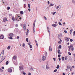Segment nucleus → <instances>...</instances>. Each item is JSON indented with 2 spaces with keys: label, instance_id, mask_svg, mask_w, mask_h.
I'll return each instance as SVG.
<instances>
[{
  "label": "nucleus",
  "instance_id": "nucleus-1",
  "mask_svg": "<svg viewBox=\"0 0 75 75\" xmlns=\"http://www.w3.org/2000/svg\"><path fill=\"white\" fill-rule=\"evenodd\" d=\"M62 33L59 34L58 36L59 39L61 42H62V40H61L62 36Z\"/></svg>",
  "mask_w": 75,
  "mask_h": 75
},
{
  "label": "nucleus",
  "instance_id": "nucleus-2",
  "mask_svg": "<svg viewBox=\"0 0 75 75\" xmlns=\"http://www.w3.org/2000/svg\"><path fill=\"white\" fill-rule=\"evenodd\" d=\"M35 21H36L35 20L34 21V22L33 23V33H34L35 32V30H34V27H35Z\"/></svg>",
  "mask_w": 75,
  "mask_h": 75
},
{
  "label": "nucleus",
  "instance_id": "nucleus-3",
  "mask_svg": "<svg viewBox=\"0 0 75 75\" xmlns=\"http://www.w3.org/2000/svg\"><path fill=\"white\" fill-rule=\"evenodd\" d=\"M4 50H3L2 53L0 55V57H3V54H4Z\"/></svg>",
  "mask_w": 75,
  "mask_h": 75
},
{
  "label": "nucleus",
  "instance_id": "nucleus-4",
  "mask_svg": "<svg viewBox=\"0 0 75 75\" xmlns=\"http://www.w3.org/2000/svg\"><path fill=\"white\" fill-rule=\"evenodd\" d=\"M16 59H17V57L16 56H14L13 57V58L12 59V60L13 62H14V60H16Z\"/></svg>",
  "mask_w": 75,
  "mask_h": 75
},
{
  "label": "nucleus",
  "instance_id": "nucleus-5",
  "mask_svg": "<svg viewBox=\"0 0 75 75\" xmlns=\"http://www.w3.org/2000/svg\"><path fill=\"white\" fill-rule=\"evenodd\" d=\"M23 29L24 30H26V25L25 24L23 25Z\"/></svg>",
  "mask_w": 75,
  "mask_h": 75
},
{
  "label": "nucleus",
  "instance_id": "nucleus-6",
  "mask_svg": "<svg viewBox=\"0 0 75 75\" xmlns=\"http://www.w3.org/2000/svg\"><path fill=\"white\" fill-rule=\"evenodd\" d=\"M46 59H47V58L45 56H43L42 58V60H43V61H45V60Z\"/></svg>",
  "mask_w": 75,
  "mask_h": 75
},
{
  "label": "nucleus",
  "instance_id": "nucleus-7",
  "mask_svg": "<svg viewBox=\"0 0 75 75\" xmlns=\"http://www.w3.org/2000/svg\"><path fill=\"white\" fill-rule=\"evenodd\" d=\"M9 35L11 37H13L14 36V34L12 33L9 34Z\"/></svg>",
  "mask_w": 75,
  "mask_h": 75
},
{
  "label": "nucleus",
  "instance_id": "nucleus-8",
  "mask_svg": "<svg viewBox=\"0 0 75 75\" xmlns=\"http://www.w3.org/2000/svg\"><path fill=\"white\" fill-rule=\"evenodd\" d=\"M19 17H20V16H16V21H18V18H19Z\"/></svg>",
  "mask_w": 75,
  "mask_h": 75
},
{
  "label": "nucleus",
  "instance_id": "nucleus-9",
  "mask_svg": "<svg viewBox=\"0 0 75 75\" xmlns=\"http://www.w3.org/2000/svg\"><path fill=\"white\" fill-rule=\"evenodd\" d=\"M7 20V18H4L3 19V21L4 22H6Z\"/></svg>",
  "mask_w": 75,
  "mask_h": 75
},
{
  "label": "nucleus",
  "instance_id": "nucleus-10",
  "mask_svg": "<svg viewBox=\"0 0 75 75\" xmlns=\"http://www.w3.org/2000/svg\"><path fill=\"white\" fill-rule=\"evenodd\" d=\"M19 69V70H21L23 69L24 68H23V66H20Z\"/></svg>",
  "mask_w": 75,
  "mask_h": 75
},
{
  "label": "nucleus",
  "instance_id": "nucleus-11",
  "mask_svg": "<svg viewBox=\"0 0 75 75\" xmlns=\"http://www.w3.org/2000/svg\"><path fill=\"white\" fill-rule=\"evenodd\" d=\"M57 53H58V54H61V52H60V50L59 49L57 50Z\"/></svg>",
  "mask_w": 75,
  "mask_h": 75
},
{
  "label": "nucleus",
  "instance_id": "nucleus-12",
  "mask_svg": "<svg viewBox=\"0 0 75 75\" xmlns=\"http://www.w3.org/2000/svg\"><path fill=\"white\" fill-rule=\"evenodd\" d=\"M67 69H70L71 68V66L69 65H67Z\"/></svg>",
  "mask_w": 75,
  "mask_h": 75
},
{
  "label": "nucleus",
  "instance_id": "nucleus-13",
  "mask_svg": "<svg viewBox=\"0 0 75 75\" xmlns=\"http://www.w3.org/2000/svg\"><path fill=\"white\" fill-rule=\"evenodd\" d=\"M65 39L67 41H69V39L68 38H65Z\"/></svg>",
  "mask_w": 75,
  "mask_h": 75
},
{
  "label": "nucleus",
  "instance_id": "nucleus-14",
  "mask_svg": "<svg viewBox=\"0 0 75 75\" xmlns=\"http://www.w3.org/2000/svg\"><path fill=\"white\" fill-rule=\"evenodd\" d=\"M12 71V69H9L8 70V72H11Z\"/></svg>",
  "mask_w": 75,
  "mask_h": 75
},
{
  "label": "nucleus",
  "instance_id": "nucleus-15",
  "mask_svg": "<svg viewBox=\"0 0 75 75\" xmlns=\"http://www.w3.org/2000/svg\"><path fill=\"white\" fill-rule=\"evenodd\" d=\"M0 39H2L4 38V36L3 35H1L0 36Z\"/></svg>",
  "mask_w": 75,
  "mask_h": 75
},
{
  "label": "nucleus",
  "instance_id": "nucleus-16",
  "mask_svg": "<svg viewBox=\"0 0 75 75\" xmlns=\"http://www.w3.org/2000/svg\"><path fill=\"white\" fill-rule=\"evenodd\" d=\"M49 65L48 64H47L46 66V69H49V67L48 66Z\"/></svg>",
  "mask_w": 75,
  "mask_h": 75
},
{
  "label": "nucleus",
  "instance_id": "nucleus-17",
  "mask_svg": "<svg viewBox=\"0 0 75 75\" xmlns=\"http://www.w3.org/2000/svg\"><path fill=\"white\" fill-rule=\"evenodd\" d=\"M72 2L73 4H75V0H72Z\"/></svg>",
  "mask_w": 75,
  "mask_h": 75
},
{
  "label": "nucleus",
  "instance_id": "nucleus-18",
  "mask_svg": "<svg viewBox=\"0 0 75 75\" xmlns=\"http://www.w3.org/2000/svg\"><path fill=\"white\" fill-rule=\"evenodd\" d=\"M49 50L50 51H52V49L51 47L50 46L49 47Z\"/></svg>",
  "mask_w": 75,
  "mask_h": 75
},
{
  "label": "nucleus",
  "instance_id": "nucleus-19",
  "mask_svg": "<svg viewBox=\"0 0 75 75\" xmlns=\"http://www.w3.org/2000/svg\"><path fill=\"white\" fill-rule=\"evenodd\" d=\"M70 48H73V47H74V45L72 44H71L70 45Z\"/></svg>",
  "mask_w": 75,
  "mask_h": 75
},
{
  "label": "nucleus",
  "instance_id": "nucleus-20",
  "mask_svg": "<svg viewBox=\"0 0 75 75\" xmlns=\"http://www.w3.org/2000/svg\"><path fill=\"white\" fill-rule=\"evenodd\" d=\"M73 29H71L70 31V33L71 34L72 33V31H73Z\"/></svg>",
  "mask_w": 75,
  "mask_h": 75
},
{
  "label": "nucleus",
  "instance_id": "nucleus-21",
  "mask_svg": "<svg viewBox=\"0 0 75 75\" xmlns=\"http://www.w3.org/2000/svg\"><path fill=\"white\" fill-rule=\"evenodd\" d=\"M52 26L53 27H55L57 26V24H52Z\"/></svg>",
  "mask_w": 75,
  "mask_h": 75
},
{
  "label": "nucleus",
  "instance_id": "nucleus-22",
  "mask_svg": "<svg viewBox=\"0 0 75 75\" xmlns=\"http://www.w3.org/2000/svg\"><path fill=\"white\" fill-rule=\"evenodd\" d=\"M28 31H29V30H28L27 29V33H26V35H28Z\"/></svg>",
  "mask_w": 75,
  "mask_h": 75
},
{
  "label": "nucleus",
  "instance_id": "nucleus-23",
  "mask_svg": "<svg viewBox=\"0 0 75 75\" xmlns=\"http://www.w3.org/2000/svg\"><path fill=\"white\" fill-rule=\"evenodd\" d=\"M8 38H9V39H10V40H13V38L11 37H8Z\"/></svg>",
  "mask_w": 75,
  "mask_h": 75
},
{
  "label": "nucleus",
  "instance_id": "nucleus-24",
  "mask_svg": "<svg viewBox=\"0 0 75 75\" xmlns=\"http://www.w3.org/2000/svg\"><path fill=\"white\" fill-rule=\"evenodd\" d=\"M20 13L21 14H24V12H23V11H21L20 12Z\"/></svg>",
  "mask_w": 75,
  "mask_h": 75
},
{
  "label": "nucleus",
  "instance_id": "nucleus-25",
  "mask_svg": "<svg viewBox=\"0 0 75 75\" xmlns=\"http://www.w3.org/2000/svg\"><path fill=\"white\" fill-rule=\"evenodd\" d=\"M62 61H64V57H62Z\"/></svg>",
  "mask_w": 75,
  "mask_h": 75
},
{
  "label": "nucleus",
  "instance_id": "nucleus-26",
  "mask_svg": "<svg viewBox=\"0 0 75 75\" xmlns=\"http://www.w3.org/2000/svg\"><path fill=\"white\" fill-rule=\"evenodd\" d=\"M59 65H58L57 66V67H56V68H57V69H59Z\"/></svg>",
  "mask_w": 75,
  "mask_h": 75
},
{
  "label": "nucleus",
  "instance_id": "nucleus-27",
  "mask_svg": "<svg viewBox=\"0 0 75 75\" xmlns=\"http://www.w3.org/2000/svg\"><path fill=\"white\" fill-rule=\"evenodd\" d=\"M67 58H68V57H67V56H66L64 57V59H65V60H67Z\"/></svg>",
  "mask_w": 75,
  "mask_h": 75
},
{
  "label": "nucleus",
  "instance_id": "nucleus-28",
  "mask_svg": "<svg viewBox=\"0 0 75 75\" xmlns=\"http://www.w3.org/2000/svg\"><path fill=\"white\" fill-rule=\"evenodd\" d=\"M7 10H10V6H8L7 8Z\"/></svg>",
  "mask_w": 75,
  "mask_h": 75
},
{
  "label": "nucleus",
  "instance_id": "nucleus-29",
  "mask_svg": "<svg viewBox=\"0 0 75 75\" xmlns=\"http://www.w3.org/2000/svg\"><path fill=\"white\" fill-rule=\"evenodd\" d=\"M10 47H11V46H8L7 47L8 50H9L10 48Z\"/></svg>",
  "mask_w": 75,
  "mask_h": 75
},
{
  "label": "nucleus",
  "instance_id": "nucleus-30",
  "mask_svg": "<svg viewBox=\"0 0 75 75\" xmlns=\"http://www.w3.org/2000/svg\"><path fill=\"white\" fill-rule=\"evenodd\" d=\"M45 55L46 56V57H47V52H46V53L45 54Z\"/></svg>",
  "mask_w": 75,
  "mask_h": 75
},
{
  "label": "nucleus",
  "instance_id": "nucleus-31",
  "mask_svg": "<svg viewBox=\"0 0 75 75\" xmlns=\"http://www.w3.org/2000/svg\"><path fill=\"white\" fill-rule=\"evenodd\" d=\"M13 62L14 63V64H15V65H17V62H15L14 61H13Z\"/></svg>",
  "mask_w": 75,
  "mask_h": 75
},
{
  "label": "nucleus",
  "instance_id": "nucleus-32",
  "mask_svg": "<svg viewBox=\"0 0 75 75\" xmlns=\"http://www.w3.org/2000/svg\"><path fill=\"white\" fill-rule=\"evenodd\" d=\"M8 61H7L6 62V65H8Z\"/></svg>",
  "mask_w": 75,
  "mask_h": 75
},
{
  "label": "nucleus",
  "instance_id": "nucleus-33",
  "mask_svg": "<svg viewBox=\"0 0 75 75\" xmlns=\"http://www.w3.org/2000/svg\"><path fill=\"white\" fill-rule=\"evenodd\" d=\"M49 8H50V6H48L47 7V8H46V9L47 10H49Z\"/></svg>",
  "mask_w": 75,
  "mask_h": 75
},
{
  "label": "nucleus",
  "instance_id": "nucleus-34",
  "mask_svg": "<svg viewBox=\"0 0 75 75\" xmlns=\"http://www.w3.org/2000/svg\"><path fill=\"white\" fill-rule=\"evenodd\" d=\"M30 69L31 71L32 70H34V69L33 68L31 67L30 68Z\"/></svg>",
  "mask_w": 75,
  "mask_h": 75
},
{
  "label": "nucleus",
  "instance_id": "nucleus-35",
  "mask_svg": "<svg viewBox=\"0 0 75 75\" xmlns=\"http://www.w3.org/2000/svg\"><path fill=\"white\" fill-rule=\"evenodd\" d=\"M58 24H59V25H62V24L60 22H59Z\"/></svg>",
  "mask_w": 75,
  "mask_h": 75
},
{
  "label": "nucleus",
  "instance_id": "nucleus-36",
  "mask_svg": "<svg viewBox=\"0 0 75 75\" xmlns=\"http://www.w3.org/2000/svg\"><path fill=\"white\" fill-rule=\"evenodd\" d=\"M57 69H56L54 71V72H57Z\"/></svg>",
  "mask_w": 75,
  "mask_h": 75
},
{
  "label": "nucleus",
  "instance_id": "nucleus-37",
  "mask_svg": "<svg viewBox=\"0 0 75 75\" xmlns=\"http://www.w3.org/2000/svg\"><path fill=\"white\" fill-rule=\"evenodd\" d=\"M55 13H56V12H52V14L53 15H54Z\"/></svg>",
  "mask_w": 75,
  "mask_h": 75
},
{
  "label": "nucleus",
  "instance_id": "nucleus-38",
  "mask_svg": "<svg viewBox=\"0 0 75 75\" xmlns=\"http://www.w3.org/2000/svg\"><path fill=\"white\" fill-rule=\"evenodd\" d=\"M61 47H62V46H61V45H60L59 46V48L61 49Z\"/></svg>",
  "mask_w": 75,
  "mask_h": 75
},
{
  "label": "nucleus",
  "instance_id": "nucleus-39",
  "mask_svg": "<svg viewBox=\"0 0 75 75\" xmlns=\"http://www.w3.org/2000/svg\"><path fill=\"white\" fill-rule=\"evenodd\" d=\"M48 31L49 32V35H50V29H48Z\"/></svg>",
  "mask_w": 75,
  "mask_h": 75
},
{
  "label": "nucleus",
  "instance_id": "nucleus-40",
  "mask_svg": "<svg viewBox=\"0 0 75 75\" xmlns=\"http://www.w3.org/2000/svg\"><path fill=\"white\" fill-rule=\"evenodd\" d=\"M68 54L69 55H71V53L70 52H68Z\"/></svg>",
  "mask_w": 75,
  "mask_h": 75
},
{
  "label": "nucleus",
  "instance_id": "nucleus-41",
  "mask_svg": "<svg viewBox=\"0 0 75 75\" xmlns=\"http://www.w3.org/2000/svg\"><path fill=\"white\" fill-rule=\"evenodd\" d=\"M23 75H25L26 74L25 73L24 71H23Z\"/></svg>",
  "mask_w": 75,
  "mask_h": 75
},
{
  "label": "nucleus",
  "instance_id": "nucleus-42",
  "mask_svg": "<svg viewBox=\"0 0 75 75\" xmlns=\"http://www.w3.org/2000/svg\"><path fill=\"white\" fill-rule=\"evenodd\" d=\"M26 6V4H24L23 7H24V8H25V7H26V6Z\"/></svg>",
  "mask_w": 75,
  "mask_h": 75
},
{
  "label": "nucleus",
  "instance_id": "nucleus-43",
  "mask_svg": "<svg viewBox=\"0 0 75 75\" xmlns=\"http://www.w3.org/2000/svg\"><path fill=\"white\" fill-rule=\"evenodd\" d=\"M28 7L29 8H30V4H28Z\"/></svg>",
  "mask_w": 75,
  "mask_h": 75
},
{
  "label": "nucleus",
  "instance_id": "nucleus-44",
  "mask_svg": "<svg viewBox=\"0 0 75 75\" xmlns=\"http://www.w3.org/2000/svg\"><path fill=\"white\" fill-rule=\"evenodd\" d=\"M5 57H4V59H3L0 62V63L1 62H2V61H3V60H4V59H5Z\"/></svg>",
  "mask_w": 75,
  "mask_h": 75
},
{
  "label": "nucleus",
  "instance_id": "nucleus-45",
  "mask_svg": "<svg viewBox=\"0 0 75 75\" xmlns=\"http://www.w3.org/2000/svg\"><path fill=\"white\" fill-rule=\"evenodd\" d=\"M30 48H32V45H30Z\"/></svg>",
  "mask_w": 75,
  "mask_h": 75
},
{
  "label": "nucleus",
  "instance_id": "nucleus-46",
  "mask_svg": "<svg viewBox=\"0 0 75 75\" xmlns=\"http://www.w3.org/2000/svg\"><path fill=\"white\" fill-rule=\"evenodd\" d=\"M44 18H45V20H47V18L45 17V16H44Z\"/></svg>",
  "mask_w": 75,
  "mask_h": 75
},
{
  "label": "nucleus",
  "instance_id": "nucleus-47",
  "mask_svg": "<svg viewBox=\"0 0 75 75\" xmlns=\"http://www.w3.org/2000/svg\"><path fill=\"white\" fill-rule=\"evenodd\" d=\"M70 41L71 42H72L73 41V40L72 39H71Z\"/></svg>",
  "mask_w": 75,
  "mask_h": 75
},
{
  "label": "nucleus",
  "instance_id": "nucleus-48",
  "mask_svg": "<svg viewBox=\"0 0 75 75\" xmlns=\"http://www.w3.org/2000/svg\"><path fill=\"white\" fill-rule=\"evenodd\" d=\"M74 48L73 47L71 48V51H74Z\"/></svg>",
  "mask_w": 75,
  "mask_h": 75
},
{
  "label": "nucleus",
  "instance_id": "nucleus-49",
  "mask_svg": "<svg viewBox=\"0 0 75 75\" xmlns=\"http://www.w3.org/2000/svg\"><path fill=\"white\" fill-rule=\"evenodd\" d=\"M54 6V4H51L50 5V6Z\"/></svg>",
  "mask_w": 75,
  "mask_h": 75
},
{
  "label": "nucleus",
  "instance_id": "nucleus-50",
  "mask_svg": "<svg viewBox=\"0 0 75 75\" xmlns=\"http://www.w3.org/2000/svg\"><path fill=\"white\" fill-rule=\"evenodd\" d=\"M12 19L13 20V21H14V17H12Z\"/></svg>",
  "mask_w": 75,
  "mask_h": 75
},
{
  "label": "nucleus",
  "instance_id": "nucleus-51",
  "mask_svg": "<svg viewBox=\"0 0 75 75\" xmlns=\"http://www.w3.org/2000/svg\"><path fill=\"white\" fill-rule=\"evenodd\" d=\"M26 41L27 42H28V38H26Z\"/></svg>",
  "mask_w": 75,
  "mask_h": 75
},
{
  "label": "nucleus",
  "instance_id": "nucleus-52",
  "mask_svg": "<svg viewBox=\"0 0 75 75\" xmlns=\"http://www.w3.org/2000/svg\"><path fill=\"white\" fill-rule=\"evenodd\" d=\"M19 38H20V37L19 36H18L17 37V39H19Z\"/></svg>",
  "mask_w": 75,
  "mask_h": 75
},
{
  "label": "nucleus",
  "instance_id": "nucleus-53",
  "mask_svg": "<svg viewBox=\"0 0 75 75\" xmlns=\"http://www.w3.org/2000/svg\"><path fill=\"white\" fill-rule=\"evenodd\" d=\"M23 47H25V43H23Z\"/></svg>",
  "mask_w": 75,
  "mask_h": 75
},
{
  "label": "nucleus",
  "instance_id": "nucleus-54",
  "mask_svg": "<svg viewBox=\"0 0 75 75\" xmlns=\"http://www.w3.org/2000/svg\"><path fill=\"white\" fill-rule=\"evenodd\" d=\"M66 23L65 22H64L63 23V26H64L65 25V24Z\"/></svg>",
  "mask_w": 75,
  "mask_h": 75
},
{
  "label": "nucleus",
  "instance_id": "nucleus-55",
  "mask_svg": "<svg viewBox=\"0 0 75 75\" xmlns=\"http://www.w3.org/2000/svg\"><path fill=\"white\" fill-rule=\"evenodd\" d=\"M0 71L1 72H2V69H1V68H0Z\"/></svg>",
  "mask_w": 75,
  "mask_h": 75
},
{
  "label": "nucleus",
  "instance_id": "nucleus-56",
  "mask_svg": "<svg viewBox=\"0 0 75 75\" xmlns=\"http://www.w3.org/2000/svg\"><path fill=\"white\" fill-rule=\"evenodd\" d=\"M58 57H59H59H61V55L60 54L58 55Z\"/></svg>",
  "mask_w": 75,
  "mask_h": 75
},
{
  "label": "nucleus",
  "instance_id": "nucleus-57",
  "mask_svg": "<svg viewBox=\"0 0 75 75\" xmlns=\"http://www.w3.org/2000/svg\"><path fill=\"white\" fill-rule=\"evenodd\" d=\"M71 48H69L68 50L69 51H71Z\"/></svg>",
  "mask_w": 75,
  "mask_h": 75
},
{
  "label": "nucleus",
  "instance_id": "nucleus-58",
  "mask_svg": "<svg viewBox=\"0 0 75 75\" xmlns=\"http://www.w3.org/2000/svg\"><path fill=\"white\" fill-rule=\"evenodd\" d=\"M29 11H31V9L30 8H29L28 9Z\"/></svg>",
  "mask_w": 75,
  "mask_h": 75
},
{
  "label": "nucleus",
  "instance_id": "nucleus-59",
  "mask_svg": "<svg viewBox=\"0 0 75 75\" xmlns=\"http://www.w3.org/2000/svg\"><path fill=\"white\" fill-rule=\"evenodd\" d=\"M64 33H67V31H66V30L64 31Z\"/></svg>",
  "mask_w": 75,
  "mask_h": 75
},
{
  "label": "nucleus",
  "instance_id": "nucleus-60",
  "mask_svg": "<svg viewBox=\"0 0 75 75\" xmlns=\"http://www.w3.org/2000/svg\"><path fill=\"white\" fill-rule=\"evenodd\" d=\"M58 43H60H60H61V41L60 42V41H58Z\"/></svg>",
  "mask_w": 75,
  "mask_h": 75
},
{
  "label": "nucleus",
  "instance_id": "nucleus-61",
  "mask_svg": "<svg viewBox=\"0 0 75 75\" xmlns=\"http://www.w3.org/2000/svg\"><path fill=\"white\" fill-rule=\"evenodd\" d=\"M59 61H61V58L60 57L59 58Z\"/></svg>",
  "mask_w": 75,
  "mask_h": 75
},
{
  "label": "nucleus",
  "instance_id": "nucleus-62",
  "mask_svg": "<svg viewBox=\"0 0 75 75\" xmlns=\"http://www.w3.org/2000/svg\"><path fill=\"white\" fill-rule=\"evenodd\" d=\"M47 3H48V5L50 4V1H47Z\"/></svg>",
  "mask_w": 75,
  "mask_h": 75
},
{
  "label": "nucleus",
  "instance_id": "nucleus-63",
  "mask_svg": "<svg viewBox=\"0 0 75 75\" xmlns=\"http://www.w3.org/2000/svg\"><path fill=\"white\" fill-rule=\"evenodd\" d=\"M53 59L54 61L55 62V58H53Z\"/></svg>",
  "mask_w": 75,
  "mask_h": 75
},
{
  "label": "nucleus",
  "instance_id": "nucleus-64",
  "mask_svg": "<svg viewBox=\"0 0 75 75\" xmlns=\"http://www.w3.org/2000/svg\"><path fill=\"white\" fill-rule=\"evenodd\" d=\"M31 73H29L28 74V75H31Z\"/></svg>",
  "mask_w": 75,
  "mask_h": 75
}]
</instances>
